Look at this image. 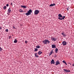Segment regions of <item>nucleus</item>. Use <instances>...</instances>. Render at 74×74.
Masks as SVG:
<instances>
[{
	"label": "nucleus",
	"mask_w": 74,
	"mask_h": 74,
	"mask_svg": "<svg viewBox=\"0 0 74 74\" xmlns=\"http://www.w3.org/2000/svg\"><path fill=\"white\" fill-rule=\"evenodd\" d=\"M55 65L56 66H57V65H58L59 64H60V62L59 61V60H57L55 63Z\"/></svg>",
	"instance_id": "4"
},
{
	"label": "nucleus",
	"mask_w": 74,
	"mask_h": 74,
	"mask_svg": "<svg viewBox=\"0 0 74 74\" xmlns=\"http://www.w3.org/2000/svg\"><path fill=\"white\" fill-rule=\"evenodd\" d=\"M53 6V4L51 3L50 5H49V7H51Z\"/></svg>",
	"instance_id": "25"
},
{
	"label": "nucleus",
	"mask_w": 74,
	"mask_h": 74,
	"mask_svg": "<svg viewBox=\"0 0 74 74\" xmlns=\"http://www.w3.org/2000/svg\"><path fill=\"white\" fill-rule=\"evenodd\" d=\"M25 42L26 44H27V41L25 40Z\"/></svg>",
	"instance_id": "27"
},
{
	"label": "nucleus",
	"mask_w": 74,
	"mask_h": 74,
	"mask_svg": "<svg viewBox=\"0 0 74 74\" xmlns=\"http://www.w3.org/2000/svg\"><path fill=\"white\" fill-rule=\"evenodd\" d=\"M51 40L53 41H56L57 40V38H55L53 37H51Z\"/></svg>",
	"instance_id": "5"
},
{
	"label": "nucleus",
	"mask_w": 74,
	"mask_h": 74,
	"mask_svg": "<svg viewBox=\"0 0 74 74\" xmlns=\"http://www.w3.org/2000/svg\"><path fill=\"white\" fill-rule=\"evenodd\" d=\"M10 38H11V36H10L9 37V39H10Z\"/></svg>",
	"instance_id": "28"
},
{
	"label": "nucleus",
	"mask_w": 74,
	"mask_h": 74,
	"mask_svg": "<svg viewBox=\"0 0 74 74\" xmlns=\"http://www.w3.org/2000/svg\"><path fill=\"white\" fill-rule=\"evenodd\" d=\"M19 11L20 12H23V11L22 10L20 9Z\"/></svg>",
	"instance_id": "24"
},
{
	"label": "nucleus",
	"mask_w": 74,
	"mask_h": 74,
	"mask_svg": "<svg viewBox=\"0 0 74 74\" xmlns=\"http://www.w3.org/2000/svg\"><path fill=\"white\" fill-rule=\"evenodd\" d=\"M62 44H63V46H64V45H66L67 44V42L65 41H63L62 43Z\"/></svg>",
	"instance_id": "6"
},
{
	"label": "nucleus",
	"mask_w": 74,
	"mask_h": 74,
	"mask_svg": "<svg viewBox=\"0 0 74 74\" xmlns=\"http://www.w3.org/2000/svg\"><path fill=\"white\" fill-rule=\"evenodd\" d=\"M58 16H59L58 18H63V16H62L61 14H59L58 15Z\"/></svg>",
	"instance_id": "13"
},
{
	"label": "nucleus",
	"mask_w": 74,
	"mask_h": 74,
	"mask_svg": "<svg viewBox=\"0 0 74 74\" xmlns=\"http://www.w3.org/2000/svg\"><path fill=\"white\" fill-rule=\"evenodd\" d=\"M64 70L65 72H68V73H69V72H70V71H69L68 70H67V69H64Z\"/></svg>",
	"instance_id": "15"
},
{
	"label": "nucleus",
	"mask_w": 74,
	"mask_h": 74,
	"mask_svg": "<svg viewBox=\"0 0 74 74\" xmlns=\"http://www.w3.org/2000/svg\"><path fill=\"white\" fill-rule=\"evenodd\" d=\"M53 53V50H52L50 52V53L49 56H50Z\"/></svg>",
	"instance_id": "17"
},
{
	"label": "nucleus",
	"mask_w": 74,
	"mask_h": 74,
	"mask_svg": "<svg viewBox=\"0 0 74 74\" xmlns=\"http://www.w3.org/2000/svg\"><path fill=\"white\" fill-rule=\"evenodd\" d=\"M42 52H41V51H39L38 52V54L39 55H40L41 53H42Z\"/></svg>",
	"instance_id": "12"
},
{
	"label": "nucleus",
	"mask_w": 74,
	"mask_h": 74,
	"mask_svg": "<svg viewBox=\"0 0 74 74\" xmlns=\"http://www.w3.org/2000/svg\"><path fill=\"white\" fill-rule=\"evenodd\" d=\"M62 34L63 35V37H66V34L64 33V32H62Z\"/></svg>",
	"instance_id": "10"
},
{
	"label": "nucleus",
	"mask_w": 74,
	"mask_h": 74,
	"mask_svg": "<svg viewBox=\"0 0 74 74\" xmlns=\"http://www.w3.org/2000/svg\"><path fill=\"white\" fill-rule=\"evenodd\" d=\"M1 29H2V27H0V30H1Z\"/></svg>",
	"instance_id": "32"
},
{
	"label": "nucleus",
	"mask_w": 74,
	"mask_h": 74,
	"mask_svg": "<svg viewBox=\"0 0 74 74\" xmlns=\"http://www.w3.org/2000/svg\"><path fill=\"white\" fill-rule=\"evenodd\" d=\"M64 63H65V64L66 65H67V63H66V62H65Z\"/></svg>",
	"instance_id": "35"
},
{
	"label": "nucleus",
	"mask_w": 74,
	"mask_h": 74,
	"mask_svg": "<svg viewBox=\"0 0 74 74\" xmlns=\"http://www.w3.org/2000/svg\"><path fill=\"white\" fill-rule=\"evenodd\" d=\"M62 62H63V63H64L65 62V61L63 60V61H62Z\"/></svg>",
	"instance_id": "31"
},
{
	"label": "nucleus",
	"mask_w": 74,
	"mask_h": 74,
	"mask_svg": "<svg viewBox=\"0 0 74 74\" xmlns=\"http://www.w3.org/2000/svg\"><path fill=\"white\" fill-rule=\"evenodd\" d=\"M38 51V49L37 48H35V50H34V52H37Z\"/></svg>",
	"instance_id": "19"
},
{
	"label": "nucleus",
	"mask_w": 74,
	"mask_h": 74,
	"mask_svg": "<svg viewBox=\"0 0 74 74\" xmlns=\"http://www.w3.org/2000/svg\"><path fill=\"white\" fill-rule=\"evenodd\" d=\"M59 50V49H58V48H56L55 49V51L56 53H58V51Z\"/></svg>",
	"instance_id": "14"
},
{
	"label": "nucleus",
	"mask_w": 74,
	"mask_h": 74,
	"mask_svg": "<svg viewBox=\"0 0 74 74\" xmlns=\"http://www.w3.org/2000/svg\"><path fill=\"white\" fill-rule=\"evenodd\" d=\"M42 42L43 43H44V44H47V43L49 44V43H50V41H49V40L47 39L43 41Z\"/></svg>",
	"instance_id": "1"
},
{
	"label": "nucleus",
	"mask_w": 74,
	"mask_h": 74,
	"mask_svg": "<svg viewBox=\"0 0 74 74\" xmlns=\"http://www.w3.org/2000/svg\"><path fill=\"white\" fill-rule=\"evenodd\" d=\"M72 66H74V64H72Z\"/></svg>",
	"instance_id": "37"
},
{
	"label": "nucleus",
	"mask_w": 74,
	"mask_h": 74,
	"mask_svg": "<svg viewBox=\"0 0 74 74\" xmlns=\"http://www.w3.org/2000/svg\"><path fill=\"white\" fill-rule=\"evenodd\" d=\"M35 56L36 58H38V57H39V56L38 55V53H35Z\"/></svg>",
	"instance_id": "11"
},
{
	"label": "nucleus",
	"mask_w": 74,
	"mask_h": 74,
	"mask_svg": "<svg viewBox=\"0 0 74 74\" xmlns=\"http://www.w3.org/2000/svg\"><path fill=\"white\" fill-rule=\"evenodd\" d=\"M11 9H10V8L8 9V12H9V13H11Z\"/></svg>",
	"instance_id": "18"
},
{
	"label": "nucleus",
	"mask_w": 74,
	"mask_h": 74,
	"mask_svg": "<svg viewBox=\"0 0 74 74\" xmlns=\"http://www.w3.org/2000/svg\"><path fill=\"white\" fill-rule=\"evenodd\" d=\"M31 12H32V10L31 9H30L28 11V12L25 13V15H26L27 16H28L29 15H31Z\"/></svg>",
	"instance_id": "2"
},
{
	"label": "nucleus",
	"mask_w": 74,
	"mask_h": 74,
	"mask_svg": "<svg viewBox=\"0 0 74 74\" xmlns=\"http://www.w3.org/2000/svg\"><path fill=\"white\" fill-rule=\"evenodd\" d=\"M39 12H40V11L38 10H36L34 11V14L35 15H38Z\"/></svg>",
	"instance_id": "3"
},
{
	"label": "nucleus",
	"mask_w": 74,
	"mask_h": 74,
	"mask_svg": "<svg viewBox=\"0 0 74 74\" xmlns=\"http://www.w3.org/2000/svg\"><path fill=\"white\" fill-rule=\"evenodd\" d=\"M51 47L52 48H56V46L55 44L52 45H51Z\"/></svg>",
	"instance_id": "8"
},
{
	"label": "nucleus",
	"mask_w": 74,
	"mask_h": 74,
	"mask_svg": "<svg viewBox=\"0 0 74 74\" xmlns=\"http://www.w3.org/2000/svg\"><path fill=\"white\" fill-rule=\"evenodd\" d=\"M6 6H7V7H8V6H9V5H8V4H6Z\"/></svg>",
	"instance_id": "29"
},
{
	"label": "nucleus",
	"mask_w": 74,
	"mask_h": 74,
	"mask_svg": "<svg viewBox=\"0 0 74 74\" xmlns=\"http://www.w3.org/2000/svg\"><path fill=\"white\" fill-rule=\"evenodd\" d=\"M36 48H38V49L40 48V46L39 45H38L36 47Z\"/></svg>",
	"instance_id": "20"
},
{
	"label": "nucleus",
	"mask_w": 74,
	"mask_h": 74,
	"mask_svg": "<svg viewBox=\"0 0 74 74\" xmlns=\"http://www.w3.org/2000/svg\"><path fill=\"white\" fill-rule=\"evenodd\" d=\"M67 11H68L69 10V8H67Z\"/></svg>",
	"instance_id": "36"
},
{
	"label": "nucleus",
	"mask_w": 74,
	"mask_h": 74,
	"mask_svg": "<svg viewBox=\"0 0 74 74\" xmlns=\"http://www.w3.org/2000/svg\"><path fill=\"white\" fill-rule=\"evenodd\" d=\"M6 8H7V7H6V6H5L3 7L4 10H5V9H6Z\"/></svg>",
	"instance_id": "22"
},
{
	"label": "nucleus",
	"mask_w": 74,
	"mask_h": 74,
	"mask_svg": "<svg viewBox=\"0 0 74 74\" xmlns=\"http://www.w3.org/2000/svg\"><path fill=\"white\" fill-rule=\"evenodd\" d=\"M64 63H65V64L66 65H67V63H66V62H65Z\"/></svg>",
	"instance_id": "34"
},
{
	"label": "nucleus",
	"mask_w": 74,
	"mask_h": 74,
	"mask_svg": "<svg viewBox=\"0 0 74 74\" xmlns=\"http://www.w3.org/2000/svg\"><path fill=\"white\" fill-rule=\"evenodd\" d=\"M66 18V16H62V18H61L60 17H58V19H60V20H62L63 19H64V18Z\"/></svg>",
	"instance_id": "7"
},
{
	"label": "nucleus",
	"mask_w": 74,
	"mask_h": 74,
	"mask_svg": "<svg viewBox=\"0 0 74 74\" xmlns=\"http://www.w3.org/2000/svg\"><path fill=\"white\" fill-rule=\"evenodd\" d=\"M5 31L6 32H8V29H6L5 30Z\"/></svg>",
	"instance_id": "26"
},
{
	"label": "nucleus",
	"mask_w": 74,
	"mask_h": 74,
	"mask_svg": "<svg viewBox=\"0 0 74 74\" xmlns=\"http://www.w3.org/2000/svg\"><path fill=\"white\" fill-rule=\"evenodd\" d=\"M11 5H12V3H11Z\"/></svg>",
	"instance_id": "39"
},
{
	"label": "nucleus",
	"mask_w": 74,
	"mask_h": 74,
	"mask_svg": "<svg viewBox=\"0 0 74 74\" xmlns=\"http://www.w3.org/2000/svg\"><path fill=\"white\" fill-rule=\"evenodd\" d=\"M3 50V49L1 48V47H0V51H1Z\"/></svg>",
	"instance_id": "23"
},
{
	"label": "nucleus",
	"mask_w": 74,
	"mask_h": 74,
	"mask_svg": "<svg viewBox=\"0 0 74 74\" xmlns=\"http://www.w3.org/2000/svg\"><path fill=\"white\" fill-rule=\"evenodd\" d=\"M17 42V40H16V39H15V40L14 41V43H16Z\"/></svg>",
	"instance_id": "21"
},
{
	"label": "nucleus",
	"mask_w": 74,
	"mask_h": 74,
	"mask_svg": "<svg viewBox=\"0 0 74 74\" xmlns=\"http://www.w3.org/2000/svg\"><path fill=\"white\" fill-rule=\"evenodd\" d=\"M53 6H54V5H55V3H53Z\"/></svg>",
	"instance_id": "33"
},
{
	"label": "nucleus",
	"mask_w": 74,
	"mask_h": 74,
	"mask_svg": "<svg viewBox=\"0 0 74 74\" xmlns=\"http://www.w3.org/2000/svg\"><path fill=\"white\" fill-rule=\"evenodd\" d=\"M21 7L22 8H26V6L25 5H21Z\"/></svg>",
	"instance_id": "16"
},
{
	"label": "nucleus",
	"mask_w": 74,
	"mask_h": 74,
	"mask_svg": "<svg viewBox=\"0 0 74 74\" xmlns=\"http://www.w3.org/2000/svg\"><path fill=\"white\" fill-rule=\"evenodd\" d=\"M69 64H70V65H71V63H69Z\"/></svg>",
	"instance_id": "38"
},
{
	"label": "nucleus",
	"mask_w": 74,
	"mask_h": 74,
	"mask_svg": "<svg viewBox=\"0 0 74 74\" xmlns=\"http://www.w3.org/2000/svg\"><path fill=\"white\" fill-rule=\"evenodd\" d=\"M7 14H8V13Z\"/></svg>",
	"instance_id": "40"
},
{
	"label": "nucleus",
	"mask_w": 74,
	"mask_h": 74,
	"mask_svg": "<svg viewBox=\"0 0 74 74\" xmlns=\"http://www.w3.org/2000/svg\"><path fill=\"white\" fill-rule=\"evenodd\" d=\"M51 64H55V62L54 61V60L52 59L51 61L50 62Z\"/></svg>",
	"instance_id": "9"
},
{
	"label": "nucleus",
	"mask_w": 74,
	"mask_h": 74,
	"mask_svg": "<svg viewBox=\"0 0 74 74\" xmlns=\"http://www.w3.org/2000/svg\"><path fill=\"white\" fill-rule=\"evenodd\" d=\"M13 29H16V28L15 27H14V26H13Z\"/></svg>",
	"instance_id": "30"
}]
</instances>
